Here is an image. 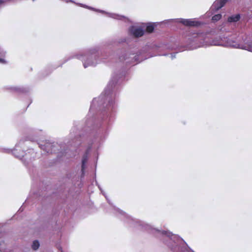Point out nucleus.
Here are the masks:
<instances>
[{"instance_id":"obj_1","label":"nucleus","mask_w":252,"mask_h":252,"mask_svg":"<svg viewBox=\"0 0 252 252\" xmlns=\"http://www.w3.org/2000/svg\"><path fill=\"white\" fill-rule=\"evenodd\" d=\"M213 42L218 46L239 48L252 52V42L248 36L243 34L230 36H219Z\"/></svg>"},{"instance_id":"obj_2","label":"nucleus","mask_w":252,"mask_h":252,"mask_svg":"<svg viewBox=\"0 0 252 252\" xmlns=\"http://www.w3.org/2000/svg\"><path fill=\"white\" fill-rule=\"evenodd\" d=\"M145 227L147 229H151L153 233L157 232L159 236H161L167 242L165 244L173 252H194L179 236L168 231H160L158 229H152L151 226L148 224H146Z\"/></svg>"},{"instance_id":"obj_3","label":"nucleus","mask_w":252,"mask_h":252,"mask_svg":"<svg viewBox=\"0 0 252 252\" xmlns=\"http://www.w3.org/2000/svg\"><path fill=\"white\" fill-rule=\"evenodd\" d=\"M217 37L211 40L206 33H193L188 36L187 44L189 49L193 50L199 47L209 46H217L214 45L213 42Z\"/></svg>"},{"instance_id":"obj_4","label":"nucleus","mask_w":252,"mask_h":252,"mask_svg":"<svg viewBox=\"0 0 252 252\" xmlns=\"http://www.w3.org/2000/svg\"><path fill=\"white\" fill-rule=\"evenodd\" d=\"M98 55V51L96 48H92L85 53H81L75 55L78 59L81 60L84 68L88 66H95L98 61L96 58Z\"/></svg>"},{"instance_id":"obj_5","label":"nucleus","mask_w":252,"mask_h":252,"mask_svg":"<svg viewBox=\"0 0 252 252\" xmlns=\"http://www.w3.org/2000/svg\"><path fill=\"white\" fill-rule=\"evenodd\" d=\"M19 145L20 143L16 144L15 148L12 151V153L15 157L22 159L24 163L26 162V160L31 161L32 159L35 158L36 154L32 149H29L27 153H25L24 151H22L19 153L18 152Z\"/></svg>"},{"instance_id":"obj_6","label":"nucleus","mask_w":252,"mask_h":252,"mask_svg":"<svg viewBox=\"0 0 252 252\" xmlns=\"http://www.w3.org/2000/svg\"><path fill=\"white\" fill-rule=\"evenodd\" d=\"M116 107V102L112 99L109 98L108 103L107 104L106 108L104 110V113L106 115L107 118L109 117V119L112 117L113 113L114 112Z\"/></svg>"},{"instance_id":"obj_7","label":"nucleus","mask_w":252,"mask_h":252,"mask_svg":"<svg viewBox=\"0 0 252 252\" xmlns=\"http://www.w3.org/2000/svg\"><path fill=\"white\" fill-rule=\"evenodd\" d=\"M57 144L53 142L51 143L49 141H46L43 144H40L39 147L43 151H45L47 153H53L56 152L55 147Z\"/></svg>"},{"instance_id":"obj_8","label":"nucleus","mask_w":252,"mask_h":252,"mask_svg":"<svg viewBox=\"0 0 252 252\" xmlns=\"http://www.w3.org/2000/svg\"><path fill=\"white\" fill-rule=\"evenodd\" d=\"M175 20L185 26L189 27H198L202 24L201 22L194 19H177Z\"/></svg>"},{"instance_id":"obj_9","label":"nucleus","mask_w":252,"mask_h":252,"mask_svg":"<svg viewBox=\"0 0 252 252\" xmlns=\"http://www.w3.org/2000/svg\"><path fill=\"white\" fill-rule=\"evenodd\" d=\"M129 31L131 35L136 37H141L144 33V31L142 28L134 26L129 28Z\"/></svg>"},{"instance_id":"obj_10","label":"nucleus","mask_w":252,"mask_h":252,"mask_svg":"<svg viewBox=\"0 0 252 252\" xmlns=\"http://www.w3.org/2000/svg\"><path fill=\"white\" fill-rule=\"evenodd\" d=\"M115 210L120 215L123 216L124 218L125 219V220L127 221V222L130 223L131 224H132L134 223H138L139 224V225H141L140 221L134 220L133 218H131V217L126 214L125 213H124L123 211L120 210L119 209H116Z\"/></svg>"},{"instance_id":"obj_11","label":"nucleus","mask_w":252,"mask_h":252,"mask_svg":"<svg viewBox=\"0 0 252 252\" xmlns=\"http://www.w3.org/2000/svg\"><path fill=\"white\" fill-rule=\"evenodd\" d=\"M227 0H216L211 7L212 11H217L224 6Z\"/></svg>"},{"instance_id":"obj_12","label":"nucleus","mask_w":252,"mask_h":252,"mask_svg":"<svg viewBox=\"0 0 252 252\" xmlns=\"http://www.w3.org/2000/svg\"><path fill=\"white\" fill-rule=\"evenodd\" d=\"M117 83V79L115 77H113L112 79L109 82L107 87L105 90V94L108 95L112 90V89Z\"/></svg>"},{"instance_id":"obj_13","label":"nucleus","mask_w":252,"mask_h":252,"mask_svg":"<svg viewBox=\"0 0 252 252\" xmlns=\"http://www.w3.org/2000/svg\"><path fill=\"white\" fill-rule=\"evenodd\" d=\"M91 147H89V148L87 150L85 154L84 155L82 159V171L84 172L85 168H86V163L88 161V154L90 152V149Z\"/></svg>"},{"instance_id":"obj_14","label":"nucleus","mask_w":252,"mask_h":252,"mask_svg":"<svg viewBox=\"0 0 252 252\" xmlns=\"http://www.w3.org/2000/svg\"><path fill=\"white\" fill-rule=\"evenodd\" d=\"M107 14L109 17L115 19L124 21L126 22H128L129 20L125 16L116 14L115 13H107Z\"/></svg>"},{"instance_id":"obj_15","label":"nucleus","mask_w":252,"mask_h":252,"mask_svg":"<svg viewBox=\"0 0 252 252\" xmlns=\"http://www.w3.org/2000/svg\"><path fill=\"white\" fill-rule=\"evenodd\" d=\"M4 238L5 237L4 234L2 233H0V251L2 252H6V244L4 241Z\"/></svg>"},{"instance_id":"obj_16","label":"nucleus","mask_w":252,"mask_h":252,"mask_svg":"<svg viewBox=\"0 0 252 252\" xmlns=\"http://www.w3.org/2000/svg\"><path fill=\"white\" fill-rule=\"evenodd\" d=\"M240 19V15L236 14L232 15L228 18V22H235L239 21Z\"/></svg>"},{"instance_id":"obj_17","label":"nucleus","mask_w":252,"mask_h":252,"mask_svg":"<svg viewBox=\"0 0 252 252\" xmlns=\"http://www.w3.org/2000/svg\"><path fill=\"white\" fill-rule=\"evenodd\" d=\"M6 52L3 50H0V56L1 57H4L5 55ZM0 63L2 64H5L7 63V62L3 58H0Z\"/></svg>"},{"instance_id":"obj_18","label":"nucleus","mask_w":252,"mask_h":252,"mask_svg":"<svg viewBox=\"0 0 252 252\" xmlns=\"http://www.w3.org/2000/svg\"><path fill=\"white\" fill-rule=\"evenodd\" d=\"M32 248L34 250H36L38 249L39 247V243L38 241L35 240L33 242L32 244Z\"/></svg>"},{"instance_id":"obj_19","label":"nucleus","mask_w":252,"mask_h":252,"mask_svg":"<svg viewBox=\"0 0 252 252\" xmlns=\"http://www.w3.org/2000/svg\"><path fill=\"white\" fill-rule=\"evenodd\" d=\"M154 30V26L152 24H148L146 26V31L148 32H152Z\"/></svg>"},{"instance_id":"obj_20","label":"nucleus","mask_w":252,"mask_h":252,"mask_svg":"<svg viewBox=\"0 0 252 252\" xmlns=\"http://www.w3.org/2000/svg\"><path fill=\"white\" fill-rule=\"evenodd\" d=\"M221 18V15L220 14L215 15L212 17V20L214 22H217Z\"/></svg>"},{"instance_id":"obj_21","label":"nucleus","mask_w":252,"mask_h":252,"mask_svg":"<svg viewBox=\"0 0 252 252\" xmlns=\"http://www.w3.org/2000/svg\"><path fill=\"white\" fill-rule=\"evenodd\" d=\"M102 99V96H100L97 99H94L92 101V104L91 106L90 109H92L93 107V105H94L96 102H97L99 101H101Z\"/></svg>"},{"instance_id":"obj_22","label":"nucleus","mask_w":252,"mask_h":252,"mask_svg":"<svg viewBox=\"0 0 252 252\" xmlns=\"http://www.w3.org/2000/svg\"><path fill=\"white\" fill-rule=\"evenodd\" d=\"M13 89H14V90H15V91H17V92H25V90L23 88L15 87V88H14Z\"/></svg>"},{"instance_id":"obj_23","label":"nucleus","mask_w":252,"mask_h":252,"mask_svg":"<svg viewBox=\"0 0 252 252\" xmlns=\"http://www.w3.org/2000/svg\"><path fill=\"white\" fill-rule=\"evenodd\" d=\"M133 59H134V61H133V62H136V63H140L141 61H142V60H144V59H146V58H144V59H143V58H141V59H140V60H139L138 59V58H137V56H135L134 57H133ZM132 62H133V61H132Z\"/></svg>"},{"instance_id":"obj_24","label":"nucleus","mask_w":252,"mask_h":252,"mask_svg":"<svg viewBox=\"0 0 252 252\" xmlns=\"http://www.w3.org/2000/svg\"><path fill=\"white\" fill-rule=\"evenodd\" d=\"M84 7H87V8H88L90 9L94 10H95V11H99V12H101V13H105V11H102V10H97V9H94V8H92V7H89V6H86V5L84 6Z\"/></svg>"},{"instance_id":"obj_25","label":"nucleus","mask_w":252,"mask_h":252,"mask_svg":"<svg viewBox=\"0 0 252 252\" xmlns=\"http://www.w3.org/2000/svg\"><path fill=\"white\" fill-rule=\"evenodd\" d=\"M98 188H99V189L101 190V193H102V194H103L105 196V197H106V199L108 200V202L110 203L109 201V200H108V199H107V197H106V195H105V194L104 193V192H103V191L102 190V189H101V188H100V187L99 185H98Z\"/></svg>"},{"instance_id":"obj_26","label":"nucleus","mask_w":252,"mask_h":252,"mask_svg":"<svg viewBox=\"0 0 252 252\" xmlns=\"http://www.w3.org/2000/svg\"><path fill=\"white\" fill-rule=\"evenodd\" d=\"M176 54H172L170 55V58L171 59H173L175 58Z\"/></svg>"}]
</instances>
